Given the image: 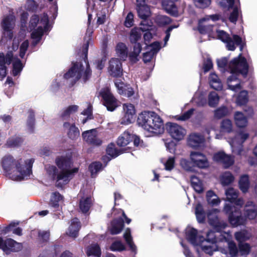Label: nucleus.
<instances>
[{"instance_id": "nucleus-1", "label": "nucleus", "mask_w": 257, "mask_h": 257, "mask_svg": "<svg viewBox=\"0 0 257 257\" xmlns=\"http://www.w3.org/2000/svg\"><path fill=\"white\" fill-rule=\"evenodd\" d=\"M220 19L219 15H212L204 17L199 21L198 29L201 34H207L208 37L218 39L226 43V48L228 50L233 51L235 49V45L239 46L241 51L243 47V43L241 38L237 35H233L232 38L224 30L218 28L216 26L208 25L210 20L213 22Z\"/></svg>"}, {"instance_id": "nucleus-2", "label": "nucleus", "mask_w": 257, "mask_h": 257, "mask_svg": "<svg viewBox=\"0 0 257 257\" xmlns=\"http://www.w3.org/2000/svg\"><path fill=\"white\" fill-rule=\"evenodd\" d=\"M34 162L32 158L15 159L12 156L7 155L2 158L1 165L5 173L12 180L22 181L30 178Z\"/></svg>"}, {"instance_id": "nucleus-3", "label": "nucleus", "mask_w": 257, "mask_h": 257, "mask_svg": "<svg viewBox=\"0 0 257 257\" xmlns=\"http://www.w3.org/2000/svg\"><path fill=\"white\" fill-rule=\"evenodd\" d=\"M55 163L58 169L50 165H46L45 169L47 174L56 181L58 186L68 183L78 171L77 168H72V162L69 156H58L55 159Z\"/></svg>"}, {"instance_id": "nucleus-4", "label": "nucleus", "mask_w": 257, "mask_h": 257, "mask_svg": "<svg viewBox=\"0 0 257 257\" xmlns=\"http://www.w3.org/2000/svg\"><path fill=\"white\" fill-rule=\"evenodd\" d=\"M219 210L217 209H213L211 210L208 214V218L209 224L212 226L216 230V234L213 231L208 232L206 235V238L202 237V242L206 241L207 243H204L206 246H210L211 250L209 252H205L209 255H212L213 251L216 250L217 246L216 243L224 241V236H226L224 232L223 234L220 233L222 230L227 226L226 222L223 221H220L218 218L217 214Z\"/></svg>"}, {"instance_id": "nucleus-5", "label": "nucleus", "mask_w": 257, "mask_h": 257, "mask_svg": "<svg viewBox=\"0 0 257 257\" xmlns=\"http://www.w3.org/2000/svg\"><path fill=\"white\" fill-rule=\"evenodd\" d=\"M231 75L227 79L228 88L236 91L241 89V82L239 75L246 76L248 70V65L246 59L241 54L231 60L228 65Z\"/></svg>"}, {"instance_id": "nucleus-6", "label": "nucleus", "mask_w": 257, "mask_h": 257, "mask_svg": "<svg viewBox=\"0 0 257 257\" xmlns=\"http://www.w3.org/2000/svg\"><path fill=\"white\" fill-rule=\"evenodd\" d=\"M137 122L140 126L151 134H159L164 132L162 119L153 111L142 112L138 116Z\"/></svg>"}, {"instance_id": "nucleus-7", "label": "nucleus", "mask_w": 257, "mask_h": 257, "mask_svg": "<svg viewBox=\"0 0 257 257\" xmlns=\"http://www.w3.org/2000/svg\"><path fill=\"white\" fill-rule=\"evenodd\" d=\"M29 28L30 31H33L31 39L32 45L35 46L40 41L43 34L51 29L47 15L43 14L40 16H33L30 19Z\"/></svg>"}, {"instance_id": "nucleus-8", "label": "nucleus", "mask_w": 257, "mask_h": 257, "mask_svg": "<svg viewBox=\"0 0 257 257\" xmlns=\"http://www.w3.org/2000/svg\"><path fill=\"white\" fill-rule=\"evenodd\" d=\"M91 75V71L88 62L84 60L83 63L79 62L74 63L72 66L64 75V78L69 81L73 85L81 79L85 81Z\"/></svg>"}, {"instance_id": "nucleus-9", "label": "nucleus", "mask_w": 257, "mask_h": 257, "mask_svg": "<svg viewBox=\"0 0 257 257\" xmlns=\"http://www.w3.org/2000/svg\"><path fill=\"white\" fill-rule=\"evenodd\" d=\"M13 62L12 74L14 76L20 75L22 71L24 64L17 58L13 57V54L12 52H9L6 56L4 53H0V79H3L7 75V67L6 65H9L11 62Z\"/></svg>"}, {"instance_id": "nucleus-10", "label": "nucleus", "mask_w": 257, "mask_h": 257, "mask_svg": "<svg viewBox=\"0 0 257 257\" xmlns=\"http://www.w3.org/2000/svg\"><path fill=\"white\" fill-rule=\"evenodd\" d=\"M186 237L187 240L196 248L198 253L200 250L204 252H209L211 250L212 248L210 246H206V244H203L207 242H202L203 236L199 234L195 228L187 227L186 229Z\"/></svg>"}, {"instance_id": "nucleus-11", "label": "nucleus", "mask_w": 257, "mask_h": 257, "mask_svg": "<svg viewBox=\"0 0 257 257\" xmlns=\"http://www.w3.org/2000/svg\"><path fill=\"white\" fill-rule=\"evenodd\" d=\"M224 211L226 213L229 214L228 220L232 226L237 227L246 224V218L241 215L239 208L234 206L225 204L224 207Z\"/></svg>"}, {"instance_id": "nucleus-12", "label": "nucleus", "mask_w": 257, "mask_h": 257, "mask_svg": "<svg viewBox=\"0 0 257 257\" xmlns=\"http://www.w3.org/2000/svg\"><path fill=\"white\" fill-rule=\"evenodd\" d=\"M15 18L13 14L5 17L2 22V27L4 30L3 36L0 41L1 43H5L7 39L11 40L13 36L12 32L15 26Z\"/></svg>"}, {"instance_id": "nucleus-13", "label": "nucleus", "mask_w": 257, "mask_h": 257, "mask_svg": "<svg viewBox=\"0 0 257 257\" xmlns=\"http://www.w3.org/2000/svg\"><path fill=\"white\" fill-rule=\"evenodd\" d=\"M189 159L194 167L205 169L209 166V162L207 156L201 152L191 151L189 154Z\"/></svg>"}, {"instance_id": "nucleus-14", "label": "nucleus", "mask_w": 257, "mask_h": 257, "mask_svg": "<svg viewBox=\"0 0 257 257\" xmlns=\"http://www.w3.org/2000/svg\"><path fill=\"white\" fill-rule=\"evenodd\" d=\"M100 95L103 99V103L109 111H113L118 105V100L114 97L108 87L102 88Z\"/></svg>"}, {"instance_id": "nucleus-15", "label": "nucleus", "mask_w": 257, "mask_h": 257, "mask_svg": "<svg viewBox=\"0 0 257 257\" xmlns=\"http://www.w3.org/2000/svg\"><path fill=\"white\" fill-rule=\"evenodd\" d=\"M247 133L241 132L236 135L233 139L229 138L227 142L230 144L234 153L240 155L242 151V144L248 138Z\"/></svg>"}, {"instance_id": "nucleus-16", "label": "nucleus", "mask_w": 257, "mask_h": 257, "mask_svg": "<svg viewBox=\"0 0 257 257\" xmlns=\"http://www.w3.org/2000/svg\"><path fill=\"white\" fill-rule=\"evenodd\" d=\"M123 115L120 119V123L128 125L135 121L136 111L134 104L125 103L122 105Z\"/></svg>"}, {"instance_id": "nucleus-17", "label": "nucleus", "mask_w": 257, "mask_h": 257, "mask_svg": "<svg viewBox=\"0 0 257 257\" xmlns=\"http://www.w3.org/2000/svg\"><path fill=\"white\" fill-rule=\"evenodd\" d=\"M166 127L170 136L178 141L183 140L186 134V130L176 123L168 122Z\"/></svg>"}, {"instance_id": "nucleus-18", "label": "nucleus", "mask_w": 257, "mask_h": 257, "mask_svg": "<svg viewBox=\"0 0 257 257\" xmlns=\"http://www.w3.org/2000/svg\"><path fill=\"white\" fill-rule=\"evenodd\" d=\"M22 247L21 243L11 238L4 240L0 237V248L7 254L11 251H18L22 248Z\"/></svg>"}, {"instance_id": "nucleus-19", "label": "nucleus", "mask_w": 257, "mask_h": 257, "mask_svg": "<svg viewBox=\"0 0 257 257\" xmlns=\"http://www.w3.org/2000/svg\"><path fill=\"white\" fill-rule=\"evenodd\" d=\"M82 136L85 142L92 145L99 146L102 143V141L98 137L96 129L85 131L82 134Z\"/></svg>"}, {"instance_id": "nucleus-20", "label": "nucleus", "mask_w": 257, "mask_h": 257, "mask_svg": "<svg viewBox=\"0 0 257 257\" xmlns=\"http://www.w3.org/2000/svg\"><path fill=\"white\" fill-rule=\"evenodd\" d=\"M213 159L214 161L222 164L225 168H228L234 163V159L222 151L214 154Z\"/></svg>"}, {"instance_id": "nucleus-21", "label": "nucleus", "mask_w": 257, "mask_h": 257, "mask_svg": "<svg viewBox=\"0 0 257 257\" xmlns=\"http://www.w3.org/2000/svg\"><path fill=\"white\" fill-rule=\"evenodd\" d=\"M205 141L204 137L197 133L190 134L187 138V145L193 149L200 147Z\"/></svg>"}, {"instance_id": "nucleus-22", "label": "nucleus", "mask_w": 257, "mask_h": 257, "mask_svg": "<svg viewBox=\"0 0 257 257\" xmlns=\"http://www.w3.org/2000/svg\"><path fill=\"white\" fill-rule=\"evenodd\" d=\"M243 215L246 220L254 219L257 216V206L252 201H247L244 207Z\"/></svg>"}, {"instance_id": "nucleus-23", "label": "nucleus", "mask_w": 257, "mask_h": 257, "mask_svg": "<svg viewBox=\"0 0 257 257\" xmlns=\"http://www.w3.org/2000/svg\"><path fill=\"white\" fill-rule=\"evenodd\" d=\"M109 74L113 77H119L122 74L121 64L117 58H112L109 61L108 67Z\"/></svg>"}, {"instance_id": "nucleus-24", "label": "nucleus", "mask_w": 257, "mask_h": 257, "mask_svg": "<svg viewBox=\"0 0 257 257\" xmlns=\"http://www.w3.org/2000/svg\"><path fill=\"white\" fill-rule=\"evenodd\" d=\"M82 192L79 194V196L81 197L79 202V208L80 210L83 212H87L90 208L92 204V198L90 195H82Z\"/></svg>"}, {"instance_id": "nucleus-25", "label": "nucleus", "mask_w": 257, "mask_h": 257, "mask_svg": "<svg viewBox=\"0 0 257 257\" xmlns=\"http://www.w3.org/2000/svg\"><path fill=\"white\" fill-rule=\"evenodd\" d=\"M123 227V221L122 218L114 219L112 221L109 229L112 234H116L120 233Z\"/></svg>"}, {"instance_id": "nucleus-26", "label": "nucleus", "mask_w": 257, "mask_h": 257, "mask_svg": "<svg viewBox=\"0 0 257 257\" xmlns=\"http://www.w3.org/2000/svg\"><path fill=\"white\" fill-rule=\"evenodd\" d=\"M225 234L226 236H224V241L226 242L229 254L231 256H236L239 252L238 248L235 242L229 241L230 238V235L229 233H225Z\"/></svg>"}, {"instance_id": "nucleus-27", "label": "nucleus", "mask_w": 257, "mask_h": 257, "mask_svg": "<svg viewBox=\"0 0 257 257\" xmlns=\"http://www.w3.org/2000/svg\"><path fill=\"white\" fill-rule=\"evenodd\" d=\"M210 86L216 90H220L223 87L222 83L218 76L214 73H210L209 78Z\"/></svg>"}, {"instance_id": "nucleus-28", "label": "nucleus", "mask_w": 257, "mask_h": 257, "mask_svg": "<svg viewBox=\"0 0 257 257\" xmlns=\"http://www.w3.org/2000/svg\"><path fill=\"white\" fill-rule=\"evenodd\" d=\"M64 128L68 129V136L72 140H75L78 138L80 136V132L78 128L74 124H70L68 122H64L63 124Z\"/></svg>"}, {"instance_id": "nucleus-29", "label": "nucleus", "mask_w": 257, "mask_h": 257, "mask_svg": "<svg viewBox=\"0 0 257 257\" xmlns=\"http://www.w3.org/2000/svg\"><path fill=\"white\" fill-rule=\"evenodd\" d=\"M133 135L128 131H125L118 137L117 141V144L120 147L126 146L133 141Z\"/></svg>"}, {"instance_id": "nucleus-30", "label": "nucleus", "mask_w": 257, "mask_h": 257, "mask_svg": "<svg viewBox=\"0 0 257 257\" xmlns=\"http://www.w3.org/2000/svg\"><path fill=\"white\" fill-rule=\"evenodd\" d=\"M80 223L77 218H74L71 220V224L68 228L67 233L70 236L76 237L80 228Z\"/></svg>"}, {"instance_id": "nucleus-31", "label": "nucleus", "mask_w": 257, "mask_h": 257, "mask_svg": "<svg viewBox=\"0 0 257 257\" xmlns=\"http://www.w3.org/2000/svg\"><path fill=\"white\" fill-rule=\"evenodd\" d=\"M234 119L236 125L239 127H243L247 125V118L241 112L236 111L235 112Z\"/></svg>"}, {"instance_id": "nucleus-32", "label": "nucleus", "mask_w": 257, "mask_h": 257, "mask_svg": "<svg viewBox=\"0 0 257 257\" xmlns=\"http://www.w3.org/2000/svg\"><path fill=\"white\" fill-rule=\"evenodd\" d=\"M117 55L122 60H125L127 57V48L123 43H118L115 47Z\"/></svg>"}, {"instance_id": "nucleus-33", "label": "nucleus", "mask_w": 257, "mask_h": 257, "mask_svg": "<svg viewBox=\"0 0 257 257\" xmlns=\"http://www.w3.org/2000/svg\"><path fill=\"white\" fill-rule=\"evenodd\" d=\"M238 184L239 189L243 193L247 192L250 186L248 176L247 175H242L239 180Z\"/></svg>"}, {"instance_id": "nucleus-34", "label": "nucleus", "mask_w": 257, "mask_h": 257, "mask_svg": "<svg viewBox=\"0 0 257 257\" xmlns=\"http://www.w3.org/2000/svg\"><path fill=\"white\" fill-rule=\"evenodd\" d=\"M236 240L238 242H243L249 240L252 236L251 233L246 230L237 232L234 234Z\"/></svg>"}, {"instance_id": "nucleus-35", "label": "nucleus", "mask_w": 257, "mask_h": 257, "mask_svg": "<svg viewBox=\"0 0 257 257\" xmlns=\"http://www.w3.org/2000/svg\"><path fill=\"white\" fill-rule=\"evenodd\" d=\"M63 197L57 192L52 193L50 197V204L54 208H57L63 202Z\"/></svg>"}, {"instance_id": "nucleus-36", "label": "nucleus", "mask_w": 257, "mask_h": 257, "mask_svg": "<svg viewBox=\"0 0 257 257\" xmlns=\"http://www.w3.org/2000/svg\"><path fill=\"white\" fill-rule=\"evenodd\" d=\"M123 237L125 240L126 242L128 245L130 250L136 253L137 252V246L133 241L130 228H127L125 230L123 234Z\"/></svg>"}, {"instance_id": "nucleus-37", "label": "nucleus", "mask_w": 257, "mask_h": 257, "mask_svg": "<svg viewBox=\"0 0 257 257\" xmlns=\"http://www.w3.org/2000/svg\"><path fill=\"white\" fill-rule=\"evenodd\" d=\"M86 252L88 257H100L101 256L100 249L97 244H92L87 247Z\"/></svg>"}, {"instance_id": "nucleus-38", "label": "nucleus", "mask_w": 257, "mask_h": 257, "mask_svg": "<svg viewBox=\"0 0 257 257\" xmlns=\"http://www.w3.org/2000/svg\"><path fill=\"white\" fill-rule=\"evenodd\" d=\"M234 180L232 174L229 172L223 173L220 177V181L223 186H227L232 183Z\"/></svg>"}, {"instance_id": "nucleus-39", "label": "nucleus", "mask_w": 257, "mask_h": 257, "mask_svg": "<svg viewBox=\"0 0 257 257\" xmlns=\"http://www.w3.org/2000/svg\"><path fill=\"white\" fill-rule=\"evenodd\" d=\"M205 94L203 92L197 91L192 99L193 102L198 106H203L206 103Z\"/></svg>"}, {"instance_id": "nucleus-40", "label": "nucleus", "mask_w": 257, "mask_h": 257, "mask_svg": "<svg viewBox=\"0 0 257 257\" xmlns=\"http://www.w3.org/2000/svg\"><path fill=\"white\" fill-rule=\"evenodd\" d=\"M206 198L208 204L211 205H217L220 203L218 196L211 190L206 193Z\"/></svg>"}, {"instance_id": "nucleus-41", "label": "nucleus", "mask_w": 257, "mask_h": 257, "mask_svg": "<svg viewBox=\"0 0 257 257\" xmlns=\"http://www.w3.org/2000/svg\"><path fill=\"white\" fill-rule=\"evenodd\" d=\"M219 101V96L217 93L214 91L210 92L208 96V103L209 106L211 107H216Z\"/></svg>"}, {"instance_id": "nucleus-42", "label": "nucleus", "mask_w": 257, "mask_h": 257, "mask_svg": "<svg viewBox=\"0 0 257 257\" xmlns=\"http://www.w3.org/2000/svg\"><path fill=\"white\" fill-rule=\"evenodd\" d=\"M191 182L192 187L196 192L200 193L203 191L202 183L198 177L192 176L191 178Z\"/></svg>"}, {"instance_id": "nucleus-43", "label": "nucleus", "mask_w": 257, "mask_h": 257, "mask_svg": "<svg viewBox=\"0 0 257 257\" xmlns=\"http://www.w3.org/2000/svg\"><path fill=\"white\" fill-rule=\"evenodd\" d=\"M225 195L227 200L232 202L235 201L238 196V191L233 188H229L225 191Z\"/></svg>"}, {"instance_id": "nucleus-44", "label": "nucleus", "mask_w": 257, "mask_h": 257, "mask_svg": "<svg viewBox=\"0 0 257 257\" xmlns=\"http://www.w3.org/2000/svg\"><path fill=\"white\" fill-rule=\"evenodd\" d=\"M248 100V93L246 90H242L239 92L237 96L236 103L238 105L245 104Z\"/></svg>"}, {"instance_id": "nucleus-45", "label": "nucleus", "mask_w": 257, "mask_h": 257, "mask_svg": "<svg viewBox=\"0 0 257 257\" xmlns=\"http://www.w3.org/2000/svg\"><path fill=\"white\" fill-rule=\"evenodd\" d=\"M238 251L240 255L247 256L251 250V246L249 244L244 242H238Z\"/></svg>"}, {"instance_id": "nucleus-46", "label": "nucleus", "mask_w": 257, "mask_h": 257, "mask_svg": "<svg viewBox=\"0 0 257 257\" xmlns=\"http://www.w3.org/2000/svg\"><path fill=\"white\" fill-rule=\"evenodd\" d=\"M141 27L140 29L142 31H153L156 32L155 27L153 25L151 21H149L147 19H143L141 22Z\"/></svg>"}, {"instance_id": "nucleus-47", "label": "nucleus", "mask_w": 257, "mask_h": 257, "mask_svg": "<svg viewBox=\"0 0 257 257\" xmlns=\"http://www.w3.org/2000/svg\"><path fill=\"white\" fill-rule=\"evenodd\" d=\"M139 16L142 19H146L150 16V10L147 6L137 7Z\"/></svg>"}, {"instance_id": "nucleus-48", "label": "nucleus", "mask_w": 257, "mask_h": 257, "mask_svg": "<svg viewBox=\"0 0 257 257\" xmlns=\"http://www.w3.org/2000/svg\"><path fill=\"white\" fill-rule=\"evenodd\" d=\"M141 29L140 28H134L131 30L130 34V41L132 43H136L142 36Z\"/></svg>"}, {"instance_id": "nucleus-49", "label": "nucleus", "mask_w": 257, "mask_h": 257, "mask_svg": "<svg viewBox=\"0 0 257 257\" xmlns=\"http://www.w3.org/2000/svg\"><path fill=\"white\" fill-rule=\"evenodd\" d=\"M228 108L225 106H221L214 110V117L217 118H220L229 114Z\"/></svg>"}, {"instance_id": "nucleus-50", "label": "nucleus", "mask_w": 257, "mask_h": 257, "mask_svg": "<svg viewBox=\"0 0 257 257\" xmlns=\"http://www.w3.org/2000/svg\"><path fill=\"white\" fill-rule=\"evenodd\" d=\"M175 158L173 157H169L166 159L165 158L161 159V162L164 164L165 168L167 171L172 170L175 165Z\"/></svg>"}, {"instance_id": "nucleus-51", "label": "nucleus", "mask_w": 257, "mask_h": 257, "mask_svg": "<svg viewBox=\"0 0 257 257\" xmlns=\"http://www.w3.org/2000/svg\"><path fill=\"white\" fill-rule=\"evenodd\" d=\"M195 214L198 222H202L204 221L205 215L200 204H197L196 206Z\"/></svg>"}, {"instance_id": "nucleus-52", "label": "nucleus", "mask_w": 257, "mask_h": 257, "mask_svg": "<svg viewBox=\"0 0 257 257\" xmlns=\"http://www.w3.org/2000/svg\"><path fill=\"white\" fill-rule=\"evenodd\" d=\"M220 127L222 131L230 133L232 131L233 125L230 119H224L221 121Z\"/></svg>"}, {"instance_id": "nucleus-53", "label": "nucleus", "mask_w": 257, "mask_h": 257, "mask_svg": "<svg viewBox=\"0 0 257 257\" xmlns=\"http://www.w3.org/2000/svg\"><path fill=\"white\" fill-rule=\"evenodd\" d=\"M102 169L101 163L99 162H94L91 164L89 167V171L91 172L92 177H95L96 174Z\"/></svg>"}, {"instance_id": "nucleus-54", "label": "nucleus", "mask_w": 257, "mask_h": 257, "mask_svg": "<svg viewBox=\"0 0 257 257\" xmlns=\"http://www.w3.org/2000/svg\"><path fill=\"white\" fill-rule=\"evenodd\" d=\"M180 165L182 169L187 171H192L193 167L191 161L187 159L181 158L180 160Z\"/></svg>"}, {"instance_id": "nucleus-55", "label": "nucleus", "mask_w": 257, "mask_h": 257, "mask_svg": "<svg viewBox=\"0 0 257 257\" xmlns=\"http://www.w3.org/2000/svg\"><path fill=\"white\" fill-rule=\"evenodd\" d=\"M25 35L26 34L25 32L22 30L18 37L14 38L12 45V48L13 50L15 51L18 49L20 41L23 40L25 38Z\"/></svg>"}, {"instance_id": "nucleus-56", "label": "nucleus", "mask_w": 257, "mask_h": 257, "mask_svg": "<svg viewBox=\"0 0 257 257\" xmlns=\"http://www.w3.org/2000/svg\"><path fill=\"white\" fill-rule=\"evenodd\" d=\"M240 7L239 6H235L233 8V11L231 13L229 17V21L233 23H235L236 22L237 20L238 17L239 15V14L240 13Z\"/></svg>"}, {"instance_id": "nucleus-57", "label": "nucleus", "mask_w": 257, "mask_h": 257, "mask_svg": "<svg viewBox=\"0 0 257 257\" xmlns=\"http://www.w3.org/2000/svg\"><path fill=\"white\" fill-rule=\"evenodd\" d=\"M112 251H121L125 249L124 245L120 241H116L112 243L110 247Z\"/></svg>"}, {"instance_id": "nucleus-58", "label": "nucleus", "mask_w": 257, "mask_h": 257, "mask_svg": "<svg viewBox=\"0 0 257 257\" xmlns=\"http://www.w3.org/2000/svg\"><path fill=\"white\" fill-rule=\"evenodd\" d=\"M161 48L160 43L158 42H155L150 45L148 46V49L152 54L156 55Z\"/></svg>"}, {"instance_id": "nucleus-59", "label": "nucleus", "mask_w": 257, "mask_h": 257, "mask_svg": "<svg viewBox=\"0 0 257 257\" xmlns=\"http://www.w3.org/2000/svg\"><path fill=\"white\" fill-rule=\"evenodd\" d=\"M29 45V43L28 40H25L20 45V56L21 58H24L26 52L28 49Z\"/></svg>"}, {"instance_id": "nucleus-60", "label": "nucleus", "mask_w": 257, "mask_h": 257, "mask_svg": "<svg viewBox=\"0 0 257 257\" xmlns=\"http://www.w3.org/2000/svg\"><path fill=\"white\" fill-rule=\"evenodd\" d=\"M195 5L199 8H205L211 3V0H193Z\"/></svg>"}, {"instance_id": "nucleus-61", "label": "nucleus", "mask_w": 257, "mask_h": 257, "mask_svg": "<svg viewBox=\"0 0 257 257\" xmlns=\"http://www.w3.org/2000/svg\"><path fill=\"white\" fill-rule=\"evenodd\" d=\"M157 22L161 26L166 25L171 22L170 19L165 16H159L156 19Z\"/></svg>"}, {"instance_id": "nucleus-62", "label": "nucleus", "mask_w": 257, "mask_h": 257, "mask_svg": "<svg viewBox=\"0 0 257 257\" xmlns=\"http://www.w3.org/2000/svg\"><path fill=\"white\" fill-rule=\"evenodd\" d=\"M38 235L39 239L41 241H47L49 239L50 232L48 231L40 230Z\"/></svg>"}, {"instance_id": "nucleus-63", "label": "nucleus", "mask_w": 257, "mask_h": 257, "mask_svg": "<svg viewBox=\"0 0 257 257\" xmlns=\"http://www.w3.org/2000/svg\"><path fill=\"white\" fill-rule=\"evenodd\" d=\"M114 84L117 88L118 93L122 95L124 93V90H125V88H126L127 85L125 84L123 82L118 80L115 81Z\"/></svg>"}, {"instance_id": "nucleus-64", "label": "nucleus", "mask_w": 257, "mask_h": 257, "mask_svg": "<svg viewBox=\"0 0 257 257\" xmlns=\"http://www.w3.org/2000/svg\"><path fill=\"white\" fill-rule=\"evenodd\" d=\"M107 154L111 157H116L119 155V153L114 148L113 145H110L106 149Z\"/></svg>"}]
</instances>
